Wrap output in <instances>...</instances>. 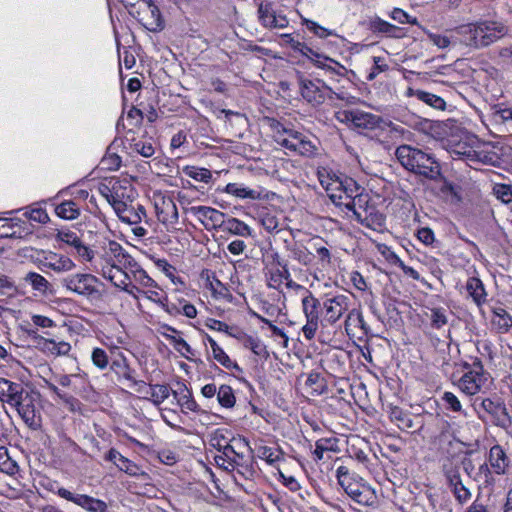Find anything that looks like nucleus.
Instances as JSON below:
<instances>
[{"mask_svg":"<svg viewBox=\"0 0 512 512\" xmlns=\"http://www.w3.org/2000/svg\"><path fill=\"white\" fill-rule=\"evenodd\" d=\"M507 33V27L497 21L469 23L454 29V37L460 43L476 49L496 42Z\"/></svg>","mask_w":512,"mask_h":512,"instance_id":"obj_1","label":"nucleus"},{"mask_svg":"<svg viewBox=\"0 0 512 512\" xmlns=\"http://www.w3.org/2000/svg\"><path fill=\"white\" fill-rule=\"evenodd\" d=\"M395 155L407 171L430 181L441 178V165L434 155L410 145L399 146Z\"/></svg>","mask_w":512,"mask_h":512,"instance_id":"obj_2","label":"nucleus"},{"mask_svg":"<svg viewBox=\"0 0 512 512\" xmlns=\"http://www.w3.org/2000/svg\"><path fill=\"white\" fill-rule=\"evenodd\" d=\"M281 38L286 45L306 57L315 67L324 70L331 79L339 80L346 76L348 70L344 65L296 40L292 34H282Z\"/></svg>","mask_w":512,"mask_h":512,"instance_id":"obj_3","label":"nucleus"},{"mask_svg":"<svg viewBox=\"0 0 512 512\" xmlns=\"http://www.w3.org/2000/svg\"><path fill=\"white\" fill-rule=\"evenodd\" d=\"M462 366L465 371L457 382V386L462 393L467 396H474L489 390L492 382L491 377L484 370L482 361L479 358H473L471 363L464 362Z\"/></svg>","mask_w":512,"mask_h":512,"instance_id":"obj_4","label":"nucleus"},{"mask_svg":"<svg viewBox=\"0 0 512 512\" xmlns=\"http://www.w3.org/2000/svg\"><path fill=\"white\" fill-rule=\"evenodd\" d=\"M273 138L280 146L302 156L310 157L316 153L317 148L309 137L279 122L273 126Z\"/></svg>","mask_w":512,"mask_h":512,"instance_id":"obj_5","label":"nucleus"},{"mask_svg":"<svg viewBox=\"0 0 512 512\" xmlns=\"http://www.w3.org/2000/svg\"><path fill=\"white\" fill-rule=\"evenodd\" d=\"M121 188L122 186L119 182H116L112 189L107 188L108 193L105 194L107 201L111 204L122 222L137 225L143 218H146L145 208L140 204L136 206L128 204L125 200V192L120 193Z\"/></svg>","mask_w":512,"mask_h":512,"instance_id":"obj_6","label":"nucleus"},{"mask_svg":"<svg viewBox=\"0 0 512 512\" xmlns=\"http://www.w3.org/2000/svg\"><path fill=\"white\" fill-rule=\"evenodd\" d=\"M101 281L90 273L69 274L61 279L66 290L87 299H101L103 294L99 288Z\"/></svg>","mask_w":512,"mask_h":512,"instance_id":"obj_7","label":"nucleus"},{"mask_svg":"<svg viewBox=\"0 0 512 512\" xmlns=\"http://www.w3.org/2000/svg\"><path fill=\"white\" fill-rule=\"evenodd\" d=\"M488 461L490 469L488 468V465L486 463L480 464L478 467L479 472L476 475H473L469 471L470 468L473 469L471 460H464L461 466L458 468V470H464L469 478L475 479L477 477H481L482 474L484 475V477H487L488 473L502 475L505 473L509 463L508 457L500 445H494L493 447H491ZM457 473V477L461 478L460 471H457Z\"/></svg>","mask_w":512,"mask_h":512,"instance_id":"obj_8","label":"nucleus"},{"mask_svg":"<svg viewBox=\"0 0 512 512\" xmlns=\"http://www.w3.org/2000/svg\"><path fill=\"white\" fill-rule=\"evenodd\" d=\"M298 85L302 98L314 107L322 105L327 98L332 99V95H335L338 99H344L343 96L334 92L320 79H308L304 76H300Z\"/></svg>","mask_w":512,"mask_h":512,"instance_id":"obj_9","label":"nucleus"},{"mask_svg":"<svg viewBox=\"0 0 512 512\" xmlns=\"http://www.w3.org/2000/svg\"><path fill=\"white\" fill-rule=\"evenodd\" d=\"M302 311L306 318V324L302 327V332L307 340H312L321 324L320 318L322 304L313 295V293L304 289V294L301 300Z\"/></svg>","mask_w":512,"mask_h":512,"instance_id":"obj_10","label":"nucleus"},{"mask_svg":"<svg viewBox=\"0 0 512 512\" xmlns=\"http://www.w3.org/2000/svg\"><path fill=\"white\" fill-rule=\"evenodd\" d=\"M478 412L479 418L482 420H489L495 426L501 428H508L512 424L511 417L507 411L505 403L500 398H483L479 404Z\"/></svg>","mask_w":512,"mask_h":512,"instance_id":"obj_11","label":"nucleus"},{"mask_svg":"<svg viewBox=\"0 0 512 512\" xmlns=\"http://www.w3.org/2000/svg\"><path fill=\"white\" fill-rule=\"evenodd\" d=\"M359 190V184L352 178L338 177L327 183L326 191L330 200L339 207L348 208L349 202L354 192Z\"/></svg>","mask_w":512,"mask_h":512,"instance_id":"obj_12","label":"nucleus"},{"mask_svg":"<svg viewBox=\"0 0 512 512\" xmlns=\"http://www.w3.org/2000/svg\"><path fill=\"white\" fill-rule=\"evenodd\" d=\"M132 259L124 248L116 241L109 240L103 243L101 246V252L96 261L95 268L98 272L103 267L110 266H123Z\"/></svg>","mask_w":512,"mask_h":512,"instance_id":"obj_13","label":"nucleus"},{"mask_svg":"<svg viewBox=\"0 0 512 512\" xmlns=\"http://www.w3.org/2000/svg\"><path fill=\"white\" fill-rule=\"evenodd\" d=\"M350 305L351 299L347 295L338 294L333 297H327L321 307V325L323 327L334 325L349 311Z\"/></svg>","mask_w":512,"mask_h":512,"instance_id":"obj_14","label":"nucleus"},{"mask_svg":"<svg viewBox=\"0 0 512 512\" xmlns=\"http://www.w3.org/2000/svg\"><path fill=\"white\" fill-rule=\"evenodd\" d=\"M257 13L258 20L264 28L284 29L289 25L287 16L277 9L273 2L261 1L258 4Z\"/></svg>","mask_w":512,"mask_h":512,"instance_id":"obj_15","label":"nucleus"},{"mask_svg":"<svg viewBox=\"0 0 512 512\" xmlns=\"http://www.w3.org/2000/svg\"><path fill=\"white\" fill-rule=\"evenodd\" d=\"M339 122L352 124L356 128L373 130L379 127L381 118L378 115L361 110H343L336 113Z\"/></svg>","mask_w":512,"mask_h":512,"instance_id":"obj_16","label":"nucleus"},{"mask_svg":"<svg viewBox=\"0 0 512 512\" xmlns=\"http://www.w3.org/2000/svg\"><path fill=\"white\" fill-rule=\"evenodd\" d=\"M246 446L247 444L241 438L230 439L229 442H225L221 453L215 456L216 464L225 470H233L237 460L243 458V449Z\"/></svg>","mask_w":512,"mask_h":512,"instance_id":"obj_17","label":"nucleus"},{"mask_svg":"<svg viewBox=\"0 0 512 512\" xmlns=\"http://www.w3.org/2000/svg\"><path fill=\"white\" fill-rule=\"evenodd\" d=\"M131 13H136L137 15L135 17H137L138 21L151 32H157L164 28L160 10L152 0H143L138 10Z\"/></svg>","mask_w":512,"mask_h":512,"instance_id":"obj_18","label":"nucleus"},{"mask_svg":"<svg viewBox=\"0 0 512 512\" xmlns=\"http://www.w3.org/2000/svg\"><path fill=\"white\" fill-rule=\"evenodd\" d=\"M337 485L359 504L373 505L376 502V490L366 482H337Z\"/></svg>","mask_w":512,"mask_h":512,"instance_id":"obj_19","label":"nucleus"},{"mask_svg":"<svg viewBox=\"0 0 512 512\" xmlns=\"http://www.w3.org/2000/svg\"><path fill=\"white\" fill-rule=\"evenodd\" d=\"M204 225L207 230L216 229L223 225L225 214L208 206H192L187 210Z\"/></svg>","mask_w":512,"mask_h":512,"instance_id":"obj_20","label":"nucleus"},{"mask_svg":"<svg viewBox=\"0 0 512 512\" xmlns=\"http://www.w3.org/2000/svg\"><path fill=\"white\" fill-rule=\"evenodd\" d=\"M257 456L274 467L282 480H295L293 476L286 477L282 465L285 463L283 452L276 447L258 446L256 448Z\"/></svg>","mask_w":512,"mask_h":512,"instance_id":"obj_21","label":"nucleus"},{"mask_svg":"<svg viewBox=\"0 0 512 512\" xmlns=\"http://www.w3.org/2000/svg\"><path fill=\"white\" fill-rule=\"evenodd\" d=\"M58 494L69 501H73L74 503L82 506L91 512H106L107 505L105 502L92 498L90 496L84 494H74L67 489H59Z\"/></svg>","mask_w":512,"mask_h":512,"instance_id":"obj_22","label":"nucleus"},{"mask_svg":"<svg viewBox=\"0 0 512 512\" xmlns=\"http://www.w3.org/2000/svg\"><path fill=\"white\" fill-rule=\"evenodd\" d=\"M111 371L119 380H133L136 371L130 367L128 359L121 351H111V362L109 364Z\"/></svg>","mask_w":512,"mask_h":512,"instance_id":"obj_23","label":"nucleus"},{"mask_svg":"<svg viewBox=\"0 0 512 512\" xmlns=\"http://www.w3.org/2000/svg\"><path fill=\"white\" fill-rule=\"evenodd\" d=\"M133 284L141 287L142 289L154 288L157 286L156 282L146 273V271L132 259L124 267Z\"/></svg>","mask_w":512,"mask_h":512,"instance_id":"obj_24","label":"nucleus"},{"mask_svg":"<svg viewBox=\"0 0 512 512\" xmlns=\"http://www.w3.org/2000/svg\"><path fill=\"white\" fill-rule=\"evenodd\" d=\"M26 389L21 383L12 382L5 378H0V401L9 405L18 403Z\"/></svg>","mask_w":512,"mask_h":512,"instance_id":"obj_25","label":"nucleus"},{"mask_svg":"<svg viewBox=\"0 0 512 512\" xmlns=\"http://www.w3.org/2000/svg\"><path fill=\"white\" fill-rule=\"evenodd\" d=\"M35 338L37 339L38 348L46 354L58 357L66 356L71 351V345L66 341H57L55 339L45 338L42 336H37Z\"/></svg>","mask_w":512,"mask_h":512,"instance_id":"obj_26","label":"nucleus"},{"mask_svg":"<svg viewBox=\"0 0 512 512\" xmlns=\"http://www.w3.org/2000/svg\"><path fill=\"white\" fill-rule=\"evenodd\" d=\"M41 266L57 273H64L73 270L76 265L69 257L50 252L41 261Z\"/></svg>","mask_w":512,"mask_h":512,"instance_id":"obj_27","label":"nucleus"},{"mask_svg":"<svg viewBox=\"0 0 512 512\" xmlns=\"http://www.w3.org/2000/svg\"><path fill=\"white\" fill-rule=\"evenodd\" d=\"M104 460L114 464L120 471L125 472L130 476L138 475L140 470L136 464H134L128 458L124 457L114 448H111L108 452L105 453Z\"/></svg>","mask_w":512,"mask_h":512,"instance_id":"obj_28","label":"nucleus"},{"mask_svg":"<svg viewBox=\"0 0 512 512\" xmlns=\"http://www.w3.org/2000/svg\"><path fill=\"white\" fill-rule=\"evenodd\" d=\"M12 407L17 409L18 414L28 426L32 427L35 425L36 409L32 397L27 390L21 396L19 402L14 403Z\"/></svg>","mask_w":512,"mask_h":512,"instance_id":"obj_29","label":"nucleus"},{"mask_svg":"<svg viewBox=\"0 0 512 512\" xmlns=\"http://www.w3.org/2000/svg\"><path fill=\"white\" fill-rule=\"evenodd\" d=\"M105 279L111 281L115 287L126 289L131 282L127 269L123 266H106L99 272Z\"/></svg>","mask_w":512,"mask_h":512,"instance_id":"obj_30","label":"nucleus"},{"mask_svg":"<svg viewBox=\"0 0 512 512\" xmlns=\"http://www.w3.org/2000/svg\"><path fill=\"white\" fill-rule=\"evenodd\" d=\"M405 95L407 97H415L419 101L437 110H445L446 108V102L442 97L424 90L408 87Z\"/></svg>","mask_w":512,"mask_h":512,"instance_id":"obj_31","label":"nucleus"},{"mask_svg":"<svg viewBox=\"0 0 512 512\" xmlns=\"http://www.w3.org/2000/svg\"><path fill=\"white\" fill-rule=\"evenodd\" d=\"M465 289L477 307H481L487 302L484 284L478 277H469L465 284Z\"/></svg>","mask_w":512,"mask_h":512,"instance_id":"obj_32","label":"nucleus"},{"mask_svg":"<svg viewBox=\"0 0 512 512\" xmlns=\"http://www.w3.org/2000/svg\"><path fill=\"white\" fill-rule=\"evenodd\" d=\"M368 29L373 34H379L386 37L396 38L399 37L400 28L381 19L378 16H374L368 21Z\"/></svg>","mask_w":512,"mask_h":512,"instance_id":"obj_33","label":"nucleus"},{"mask_svg":"<svg viewBox=\"0 0 512 512\" xmlns=\"http://www.w3.org/2000/svg\"><path fill=\"white\" fill-rule=\"evenodd\" d=\"M361 225L373 229L374 231L381 230L385 225V217L382 213L378 212L375 207L365 212L357 213L355 218Z\"/></svg>","mask_w":512,"mask_h":512,"instance_id":"obj_34","label":"nucleus"},{"mask_svg":"<svg viewBox=\"0 0 512 512\" xmlns=\"http://www.w3.org/2000/svg\"><path fill=\"white\" fill-rule=\"evenodd\" d=\"M23 280L25 284L30 285L31 288L39 295L45 296L52 292L51 283L37 272L26 273Z\"/></svg>","mask_w":512,"mask_h":512,"instance_id":"obj_35","label":"nucleus"},{"mask_svg":"<svg viewBox=\"0 0 512 512\" xmlns=\"http://www.w3.org/2000/svg\"><path fill=\"white\" fill-rule=\"evenodd\" d=\"M339 450V439L337 437L320 438L315 443L314 460L320 461L324 458L325 453L338 452Z\"/></svg>","mask_w":512,"mask_h":512,"instance_id":"obj_36","label":"nucleus"},{"mask_svg":"<svg viewBox=\"0 0 512 512\" xmlns=\"http://www.w3.org/2000/svg\"><path fill=\"white\" fill-rule=\"evenodd\" d=\"M364 189L359 185V190L354 192L352 198L349 202L348 211H352L355 218L357 217V213H363L366 210L372 209L374 206L369 205V195L367 193H363Z\"/></svg>","mask_w":512,"mask_h":512,"instance_id":"obj_37","label":"nucleus"},{"mask_svg":"<svg viewBox=\"0 0 512 512\" xmlns=\"http://www.w3.org/2000/svg\"><path fill=\"white\" fill-rule=\"evenodd\" d=\"M223 191L240 199L256 200L261 198V193L258 190L250 189L239 183H228Z\"/></svg>","mask_w":512,"mask_h":512,"instance_id":"obj_38","label":"nucleus"},{"mask_svg":"<svg viewBox=\"0 0 512 512\" xmlns=\"http://www.w3.org/2000/svg\"><path fill=\"white\" fill-rule=\"evenodd\" d=\"M207 343H209L213 358L219 362L222 366L227 369L235 368L239 370V366L237 363L233 362L230 357L225 353V351L217 344V342L209 335L205 337Z\"/></svg>","mask_w":512,"mask_h":512,"instance_id":"obj_39","label":"nucleus"},{"mask_svg":"<svg viewBox=\"0 0 512 512\" xmlns=\"http://www.w3.org/2000/svg\"><path fill=\"white\" fill-rule=\"evenodd\" d=\"M223 231L233 235L248 237L251 236V228L243 221L230 217L227 220L224 218V223L221 226Z\"/></svg>","mask_w":512,"mask_h":512,"instance_id":"obj_40","label":"nucleus"},{"mask_svg":"<svg viewBox=\"0 0 512 512\" xmlns=\"http://www.w3.org/2000/svg\"><path fill=\"white\" fill-rule=\"evenodd\" d=\"M132 152L137 153L145 158H150L155 153V148L150 139L132 138L129 143Z\"/></svg>","mask_w":512,"mask_h":512,"instance_id":"obj_41","label":"nucleus"},{"mask_svg":"<svg viewBox=\"0 0 512 512\" xmlns=\"http://www.w3.org/2000/svg\"><path fill=\"white\" fill-rule=\"evenodd\" d=\"M492 325L500 333H506L512 327V316L503 308L494 310Z\"/></svg>","mask_w":512,"mask_h":512,"instance_id":"obj_42","label":"nucleus"},{"mask_svg":"<svg viewBox=\"0 0 512 512\" xmlns=\"http://www.w3.org/2000/svg\"><path fill=\"white\" fill-rule=\"evenodd\" d=\"M301 24L304 25L309 32L320 39H326L330 36H338L335 30L328 29L316 21L301 16Z\"/></svg>","mask_w":512,"mask_h":512,"instance_id":"obj_43","label":"nucleus"},{"mask_svg":"<svg viewBox=\"0 0 512 512\" xmlns=\"http://www.w3.org/2000/svg\"><path fill=\"white\" fill-rule=\"evenodd\" d=\"M170 395V387L166 384H150V392L148 396H143L144 399L151 401L154 405L159 406Z\"/></svg>","mask_w":512,"mask_h":512,"instance_id":"obj_44","label":"nucleus"},{"mask_svg":"<svg viewBox=\"0 0 512 512\" xmlns=\"http://www.w3.org/2000/svg\"><path fill=\"white\" fill-rule=\"evenodd\" d=\"M55 213L58 217L65 220H74L80 215V208L71 200L63 201L55 207Z\"/></svg>","mask_w":512,"mask_h":512,"instance_id":"obj_45","label":"nucleus"},{"mask_svg":"<svg viewBox=\"0 0 512 512\" xmlns=\"http://www.w3.org/2000/svg\"><path fill=\"white\" fill-rule=\"evenodd\" d=\"M26 491L22 482H0V493L10 499H17L24 496ZM27 491H30L28 488Z\"/></svg>","mask_w":512,"mask_h":512,"instance_id":"obj_46","label":"nucleus"},{"mask_svg":"<svg viewBox=\"0 0 512 512\" xmlns=\"http://www.w3.org/2000/svg\"><path fill=\"white\" fill-rule=\"evenodd\" d=\"M390 418L397 423V426L402 430L411 429L414 427L413 420L409 413L404 412L399 407H393L390 411Z\"/></svg>","mask_w":512,"mask_h":512,"instance_id":"obj_47","label":"nucleus"},{"mask_svg":"<svg viewBox=\"0 0 512 512\" xmlns=\"http://www.w3.org/2000/svg\"><path fill=\"white\" fill-rule=\"evenodd\" d=\"M217 400L221 407L227 409L233 408L236 403V397L231 386L226 384L221 385L217 391Z\"/></svg>","mask_w":512,"mask_h":512,"instance_id":"obj_48","label":"nucleus"},{"mask_svg":"<svg viewBox=\"0 0 512 512\" xmlns=\"http://www.w3.org/2000/svg\"><path fill=\"white\" fill-rule=\"evenodd\" d=\"M158 219L163 223H176L178 221V211L172 200L163 202V207L158 212Z\"/></svg>","mask_w":512,"mask_h":512,"instance_id":"obj_49","label":"nucleus"},{"mask_svg":"<svg viewBox=\"0 0 512 512\" xmlns=\"http://www.w3.org/2000/svg\"><path fill=\"white\" fill-rule=\"evenodd\" d=\"M454 439V432L451 425L447 421H443L440 426V433L435 437V443L441 449H445V446L451 445Z\"/></svg>","mask_w":512,"mask_h":512,"instance_id":"obj_50","label":"nucleus"},{"mask_svg":"<svg viewBox=\"0 0 512 512\" xmlns=\"http://www.w3.org/2000/svg\"><path fill=\"white\" fill-rule=\"evenodd\" d=\"M183 172L188 177L204 183H209L212 179V173L207 168H201L196 166H186L183 169Z\"/></svg>","mask_w":512,"mask_h":512,"instance_id":"obj_51","label":"nucleus"},{"mask_svg":"<svg viewBox=\"0 0 512 512\" xmlns=\"http://www.w3.org/2000/svg\"><path fill=\"white\" fill-rule=\"evenodd\" d=\"M347 317L345 319V329L347 332L351 329V327L354 328H361L362 330H367L366 322L364 321L362 312L358 309H352L347 311Z\"/></svg>","mask_w":512,"mask_h":512,"instance_id":"obj_52","label":"nucleus"},{"mask_svg":"<svg viewBox=\"0 0 512 512\" xmlns=\"http://www.w3.org/2000/svg\"><path fill=\"white\" fill-rule=\"evenodd\" d=\"M56 240L72 247L73 249L82 241L78 233L69 228L57 230Z\"/></svg>","mask_w":512,"mask_h":512,"instance_id":"obj_53","label":"nucleus"},{"mask_svg":"<svg viewBox=\"0 0 512 512\" xmlns=\"http://www.w3.org/2000/svg\"><path fill=\"white\" fill-rule=\"evenodd\" d=\"M243 345L245 348L250 349L255 355L260 357H268L269 353L265 344L257 337L246 336Z\"/></svg>","mask_w":512,"mask_h":512,"instance_id":"obj_54","label":"nucleus"},{"mask_svg":"<svg viewBox=\"0 0 512 512\" xmlns=\"http://www.w3.org/2000/svg\"><path fill=\"white\" fill-rule=\"evenodd\" d=\"M91 361L93 365L99 370H105L111 362V355L99 347H96L91 352Z\"/></svg>","mask_w":512,"mask_h":512,"instance_id":"obj_55","label":"nucleus"},{"mask_svg":"<svg viewBox=\"0 0 512 512\" xmlns=\"http://www.w3.org/2000/svg\"><path fill=\"white\" fill-rule=\"evenodd\" d=\"M165 338L173 344L176 351H178L186 359H191L190 355H194V350L191 346L181 337L169 336L164 334Z\"/></svg>","mask_w":512,"mask_h":512,"instance_id":"obj_56","label":"nucleus"},{"mask_svg":"<svg viewBox=\"0 0 512 512\" xmlns=\"http://www.w3.org/2000/svg\"><path fill=\"white\" fill-rule=\"evenodd\" d=\"M450 154L454 160L456 159H465L469 161H475L477 157V152L470 147H466L464 145H457L450 151Z\"/></svg>","mask_w":512,"mask_h":512,"instance_id":"obj_57","label":"nucleus"},{"mask_svg":"<svg viewBox=\"0 0 512 512\" xmlns=\"http://www.w3.org/2000/svg\"><path fill=\"white\" fill-rule=\"evenodd\" d=\"M227 483L228 482H210L211 487L209 486L208 489L216 499L223 501L232 500L234 497L229 494L228 490H225Z\"/></svg>","mask_w":512,"mask_h":512,"instance_id":"obj_58","label":"nucleus"},{"mask_svg":"<svg viewBox=\"0 0 512 512\" xmlns=\"http://www.w3.org/2000/svg\"><path fill=\"white\" fill-rule=\"evenodd\" d=\"M290 272L286 266L283 269H276L270 273L268 286L277 289L284 280L289 279Z\"/></svg>","mask_w":512,"mask_h":512,"instance_id":"obj_59","label":"nucleus"},{"mask_svg":"<svg viewBox=\"0 0 512 512\" xmlns=\"http://www.w3.org/2000/svg\"><path fill=\"white\" fill-rule=\"evenodd\" d=\"M451 490L460 503H464L471 498L470 488L464 485V482H450Z\"/></svg>","mask_w":512,"mask_h":512,"instance_id":"obj_60","label":"nucleus"},{"mask_svg":"<svg viewBox=\"0 0 512 512\" xmlns=\"http://www.w3.org/2000/svg\"><path fill=\"white\" fill-rule=\"evenodd\" d=\"M430 320L433 328H442L448 322L447 311L444 308L431 309Z\"/></svg>","mask_w":512,"mask_h":512,"instance_id":"obj_61","label":"nucleus"},{"mask_svg":"<svg viewBox=\"0 0 512 512\" xmlns=\"http://www.w3.org/2000/svg\"><path fill=\"white\" fill-rule=\"evenodd\" d=\"M183 389L186 391V393L179 397V405L183 410L197 412L199 410V405L194 400L191 392L187 389L185 385H183Z\"/></svg>","mask_w":512,"mask_h":512,"instance_id":"obj_62","label":"nucleus"},{"mask_svg":"<svg viewBox=\"0 0 512 512\" xmlns=\"http://www.w3.org/2000/svg\"><path fill=\"white\" fill-rule=\"evenodd\" d=\"M494 194L503 203L512 202V186L507 184H497L494 187Z\"/></svg>","mask_w":512,"mask_h":512,"instance_id":"obj_63","label":"nucleus"},{"mask_svg":"<svg viewBox=\"0 0 512 512\" xmlns=\"http://www.w3.org/2000/svg\"><path fill=\"white\" fill-rule=\"evenodd\" d=\"M442 400L446 405V408L453 411L462 413V405L458 399V397L452 392H445L442 396Z\"/></svg>","mask_w":512,"mask_h":512,"instance_id":"obj_64","label":"nucleus"}]
</instances>
